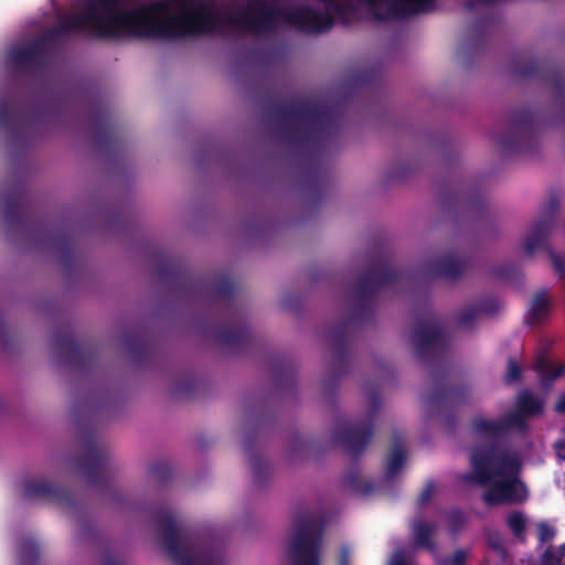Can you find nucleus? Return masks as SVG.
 Here are the masks:
<instances>
[{"label":"nucleus","mask_w":565,"mask_h":565,"mask_svg":"<svg viewBox=\"0 0 565 565\" xmlns=\"http://www.w3.org/2000/svg\"><path fill=\"white\" fill-rule=\"evenodd\" d=\"M284 141L308 163L303 186L311 192L327 189V174L319 159L327 145L337 137L344 118L339 104H318L298 98L269 106Z\"/></svg>","instance_id":"obj_1"},{"label":"nucleus","mask_w":565,"mask_h":565,"mask_svg":"<svg viewBox=\"0 0 565 565\" xmlns=\"http://www.w3.org/2000/svg\"><path fill=\"white\" fill-rule=\"evenodd\" d=\"M512 68L519 78H540L550 86L554 102L551 118H544L530 107L511 111L509 129L497 140L504 154L533 150L539 141L541 127L545 124L565 125V77L559 67L546 61L519 56L513 61Z\"/></svg>","instance_id":"obj_2"},{"label":"nucleus","mask_w":565,"mask_h":565,"mask_svg":"<svg viewBox=\"0 0 565 565\" xmlns=\"http://www.w3.org/2000/svg\"><path fill=\"white\" fill-rule=\"evenodd\" d=\"M404 277L405 273L394 268L386 259H380L360 273L352 289L350 317L330 331L333 359L331 374L322 382L326 392L332 391L340 377L349 372L351 324L372 321L376 294L386 287L398 285Z\"/></svg>","instance_id":"obj_3"},{"label":"nucleus","mask_w":565,"mask_h":565,"mask_svg":"<svg viewBox=\"0 0 565 565\" xmlns=\"http://www.w3.org/2000/svg\"><path fill=\"white\" fill-rule=\"evenodd\" d=\"M470 460L472 470L465 479L487 488L482 501L488 507L526 501L529 492L519 477L521 461L516 455L497 443H489L475 447Z\"/></svg>","instance_id":"obj_4"},{"label":"nucleus","mask_w":565,"mask_h":565,"mask_svg":"<svg viewBox=\"0 0 565 565\" xmlns=\"http://www.w3.org/2000/svg\"><path fill=\"white\" fill-rule=\"evenodd\" d=\"M180 6L177 15L167 17L161 2L136 8L137 38L152 40H180L210 35L218 30L222 15L209 2L174 0Z\"/></svg>","instance_id":"obj_5"},{"label":"nucleus","mask_w":565,"mask_h":565,"mask_svg":"<svg viewBox=\"0 0 565 565\" xmlns=\"http://www.w3.org/2000/svg\"><path fill=\"white\" fill-rule=\"evenodd\" d=\"M412 338L418 359L436 364L433 372L434 387L424 396L427 411L433 415L449 405L462 403L470 392V386L450 383V370L445 364L449 342L441 327L430 321H419Z\"/></svg>","instance_id":"obj_6"},{"label":"nucleus","mask_w":565,"mask_h":565,"mask_svg":"<svg viewBox=\"0 0 565 565\" xmlns=\"http://www.w3.org/2000/svg\"><path fill=\"white\" fill-rule=\"evenodd\" d=\"M120 0H88L79 14L63 15L47 36L58 40L78 33L86 26L97 38H117L129 34L137 38L136 9H120Z\"/></svg>","instance_id":"obj_7"},{"label":"nucleus","mask_w":565,"mask_h":565,"mask_svg":"<svg viewBox=\"0 0 565 565\" xmlns=\"http://www.w3.org/2000/svg\"><path fill=\"white\" fill-rule=\"evenodd\" d=\"M278 20L312 34L327 32L334 23L330 13H320L308 7L288 10L264 3H258L255 11L249 6L244 7L236 13L228 14L225 22L246 32L262 34L273 31Z\"/></svg>","instance_id":"obj_8"},{"label":"nucleus","mask_w":565,"mask_h":565,"mask_svg":"<svg viewBox=\"0 0 565 565\" xmlns=\"http://www.w3.org/2000/svg\"><path fill=\"white\" fill-rule=\"evenodd\" d=\"M153 520L162 532L163 548L175 565H225L221 547L195 532L180 530L170 510L158 511Z\"/></svg>","instance_id":"obj_9"},{"label":"nucleus","mask_w":565,"mask_h":565,"mask_svg":"<svg viewBox=\"0 0 565 565\" xmlns=\"http://www.w3.org/2000/svg\"><path fill=\"white\" fill-rule=\"evenodd\" d=\"M326 526V518L317 511L303 509L296 512L287 545L290 565H321Z\"/></svg>","instance_id":"obj_10"},{"label":"nucleus","mask_w":565,"mask_h":565,"mask_svg":"<svg viewBox=\"0 0 565 565\" xmlns=\"http://www.w3.org/2000/svg\"><path fill=\"white\" fill-rule=\"evenodd\" d=\"M559 204V199L556 194H551L543 203L539 218L533 222L527 235L524 237L523 250L526 255H533L537 249H544L550 255L553 268L558 277L565 280V259L557 255L548 244Z\"/></svg>","instance_id":"obj_11"},{"label":"nucleus","mask_w":565,"mask_h":565,"mask_svg":"<svg viewBox=\"0 0 565 565\" xmlns=\"http://www.w3.org/2000/svg\"><path fill=\"white\" fill-rule=\"evenodd\" d=\"M370 415L366 419L339 424L333 433V441L343 447L351 458H359L372 440L374 424L381 408V395L371 391L367 396Z\"/></svg>","instance_id":"obj_12"},{"label":"nucleus","mask_w":565,"mask_h":565,"mask_svg":"<svg viewBox=\"0 0 565 565\" xmlns=\"http://www.w3.org/2000/svg\"><path fill=\"white\" fill-rule=\"evenodd\" d=\"M76 467L90 487L103 488L111 478L110 454L93 434L83 438V452L76 460Z\"/></svg>","instance_id":"obj_13"},{"label":"nucleus","mask_w":565,"mask_h":565,"mask_svg":"<svg viewBox=\"0 0 565 565\" xmlns=\"http://www.w3.org/2000/svg\"><path fill=\"white\" fill-rule=\"evenodd\" d=\"M53 344L60 356L74 369H89L97 359V349L88 343L78 341L68 329L54 332Z\"/></svg>","instance_id":"obj_14"},{"label":"nucleus","mask_w":565,"mask_h":565,"mask_svg":"<svg viewBox=\"0 0 565 565\" xmlns=\"http://www.w3.org/2000/svg\"><path fill=\"white\" fill-rule=\"evenodd\" d=\"M373 10L377 21H393L412 18L433 10L436 0H364Z\"/></svg>","instance_id":"obj_15"},{"label":"nucleus","mask_w":565,"mask_h":565,"mask_svg":"<svg viewBox=\"0 0 565 565\" xmlns=\"http://www.w3.org/2000/svg\"><path fill=\"white\" fill-rule=\"evenodd\" d=\"M47 60V47L42 39H36L24 46L15 47L10 53L12 66L25 73H40L45 68Z\"/></svg>","instance_id":"obj_16"},{"label":"nucleus","mask_w":565,"mask_h":565,"mask_svg":"<svg viewBox=\"0 0 565 565\" xmlns=\"http://www.w3.org/2000/svg\"><path fill=\"white\" fill-rule=\"evenodd\" d=\"M215 337L220 345L230 350H243L253 343L250 328L238 312L216 328Z\"/></svg>","instance_id":"obj_17"},{"label":"nucleus","mask_w":565,"mask_h":565,"mask_svg":"<svg viewBox=\"0 0 565 565\" xmlns=\"http://www.w3.org/2000/svg\"><path fill=\"white\" fill-rule=\"evenodd\" d=\"M31 194L24 184H18L3 196V213L9 226L25 225L31 216Z\"/></svg>","instance_id":"obj_18"},{"label":"nucleus","mask_w":565,"mask_h":565,"mask_svg":"<svg viewBox=\"0 0 565 565\" xmlns=\"http://www.w3.org/2000/svg\"><path fill=\"white\" fill-rule=\"evenodd\" d=\"M23 495L28 500L42 499L64 508L75 505L73 491L44 480L29 479L24 482Z\"/></svg>","instance_id":"obj_19"},{"label":"nucleus","mask_w":565,"mask_h":565,"mask_svg":"<svg viewBox=\"0 0 565 565\" xmlns=\"http://www.w3.org/2000/svg\"><path fill=\"white\" fill-rule=\"evenodd\" d=\"M468 259L447 253L426 266L427 274L433 278L459 279L468 268Z\"/></svg>","instance_id":"obj_20"},{"label":"nucleus","mask_w":565,"mask_h":565,"mask_svg":"<svg viewBox=\"0 0 565 565\" xmlns=\"http://www.w3.org/2000/svg\"><path fill=\"white\" fill-rule=\"evenodd\" d=\"M499 307L497 298H481L475 305L463 307L456 316V323L462 329L471 328L480 316H493L499 311Z\"/></svg>","instance_id":"obj_21"},{"label":"nucleus","mask_w":565,"mask_h":565,"mask_svg":"<svg viewBox=\"0 0 565 565\" xmlns=\"http://www.w3.org/2000/svg\"><path fill=\"white\" fill-rule=\"evenodd\" d=\"M437 524L427 521L423 516H416L411 522L412 541L416 548L427 550L436 553L437 546L434 536L437 532Z\"/></svg>","instance_id":"obj_22"},{"label":"nucleus","mask_w":565,"mask_h":565,"mask_svg":"<svg viewBox=\"0 0 565 565\" xmlns=\"http://www.w3.org/2000/svg\"><path fill=\"white\" fill-rule=\"evenodd\" d=\"M194 289L200 295L210 296L213 299L232 301L235 296V285L225 275L217 276L212 280H196Z\"/></svg>","instance_id":"obj_23"},{"label":"nucleus","mask_w":565,"mask_h":565,"mask_svg":"<svg viewBox=\"0 0 565 565\" xmlns=\"http://www.w3.org/2000/svg\"><path fill=\"white\" fill-rule=\"evenodd\" d=\"M256 437L247 436L244 441V452L246 454L253 469L254 482L263 487L270 477V468L267 460L255 451Z\"/></svg>","instance_id":"obj_24"},{"label":"nucleus","mask_w":565,"mask_h":565,"mask_svg":"<svg viewBox=\"0 0 565 565\" xmlns=\"http://www.w3.org/2000/svg\"><path fill=\"white\" fill-rule=\"evenodd\" d=\"M51 244L55 247L65 265L71 264L75 258V238L72 232L65 227H58L50 234Z\"/></svg>","instance_id":"obj_25"},{"label":"nucleus","mask_w":565,"mask_h":565,"mask_svg":"<svg viewBox=\"0 0 565 565\" xmlns=\"http://www.w3.org/2000/svg\"><path fill=\"white\" fill-rule=\"evenodd\" d=\"M92 132L98 146L110 147L116 142V127L105 110H98L92 126Z\"/></svg>","instance_id":"obj_26"},{"label":"nucleus","mask_w":565,"mask_h":565,"mask_svg":"<svg viewBox=\"0 0 565 565\" xmlns=\"http://www.w3.org/2000/svg\"><path fill=\"white\" fill-rule=\"evenodd\" d=\"M125 349L136 362L147 359L152 352V342L141 331H134L125 337Z\"/></svg>","instance_id":"obj_27"},{"label":"nucleus","mask_w":565,"mask_h":565,"mask_svg":"<svg viewBox=\"0 0 565 565\" xmlns=\"http://www.w3.org/2000/svg\"><path fill=\"white\" fill-rule=\"evenodd\" d=\"M551 300L546 290L537 291L532 298L527 309V323L531 326L539 324L550 317Z\"/></svg>","instance_id":"obj_28"},{"label":"nucleus","mask_w":565,"mask_h":565,"mask_svg":"<svg viewBox=\"0 0 565 565\" xmlns=\"http://www.w3.org/2000/svg\"><path fill=\"white\" fill-rule=\"evenodd\" d=\"M533 367L539 373L544 386L551 385L565 373V364L554 365L544 353L536 356Z\"/></svg>","instance_id":"obj_29"},{"label":"nucleus","mask_w":565,"mask_h":565,"mask_svg":"<svg viewBox=\"0 0 565 565\" xmlns=\"http://www.w3.org/2000/svg\"><path fill=\"white\" fill-rule=\"evenodd\" d=\"M392 450L387 458L386 475L394 477L404 466L406 460V451L404 448V438L402 433L395 430L392 436Z\"/></svg>","instance_id":"obj_30"},{"label":"nucleus","mask_w":565,"mask_h":565,"mask_svg":"<svg viewBox=\"0 0 565 565\" xmlns=\"http://www.w3.org/2000/svg\"><path fill=\"white\" fill-rule=\"evenodd\" d=\"M515 405L527 418L541 415L544 409L542 399L530 391H522L518 395Z\"/></svg>","instance_id":"obj_31"},{"label":"nucleus","mask_w":565,"mask_h":565,"mask_svg":"<svg viewBox=\"0 0 565 565\" xmlns=\"http://www.w3.org/2000/svg\"><path fill=\"white\" fill-rule=\"evenodd\" d=\"M505 523L511 534L518 540V542H526L527 519L522 511H513L509 513L505 519Z\"/></svg>","instance_id":"obj_32"},{"label":"nucleus","mask_w":565,"mask_h":565,"mask_svg":"<svg viewBox=\"0 0 565 565\" xmlns=\"http://www.w3.org/2000/svg\"><path fill=\"white\" fill-rule=\"evenodd\" d=\"M344 483L355 493L370 494L374 490L372 481L361 477L356 469L349 470L344 476Z\"/></svg>","instance_id":"obj_33"},{"label":"nucleus","mask_w":565,"mask_h":565,"mask_svg":"<svg viewBox=\"0 0 565 565\" xmlns=\"http://www.w3.org/2000/svg\"><path fill=\"white\" fill-rule=\"evenodd\" d=\"M157 273L160 280H170L181 276L182 267L174 257L163 255L158 265Z\"/></svg>","instance_id":"obj_34"},{"label":"nucleus","mask_w":565,"mask_h":565,"mask_svg":"<svg viewBox=\"0 0 565 565\" xmlns=\"http://www.w3.org/2000/svg\"><path fill=\"white\" fill-rule=\"evenodd\" d=\"M472 429L478 435L498 436L502 434L500 419L488 420L484 418H475L472 420Z\"/></svg>","instance_id":"obj_35"},{"label":"nucleus","mask_w":565,"mask_h":565,"mask_svg":"<svg viewBox=\"0 0 565 565\" xmlns=\"http://www.w3.org/2000/svg\"><path fill=\"white\" fill-rule=\"evenodd\" d=\"M526 419L527 417L516 408L514 412L500 418L501 430L502 433L510 429L523 430L526 428Z\"/></svg>","instance_id":"obj_36"},{"label":"nucleus","mask_w":565,"mask_h":565,"mask_svg":"<svg viewBox=\"0 0 565 565\" xmlns=\"http://www.w3.org/2000/svg\"><path fill=\"white\" fill-rule=\"evenodd\" d=\"M494 276L507 281V282H515L521 273L519 266L514 264H504L494 268Z\"/></svg>","instance_id":"obj_37"},{"label":"nucleus","mask_w":565,"mask_h":565,"mask_svg":"<svg viewBox=\"0 0 565 565\" xmlns=\"http://www.w3.org/2000/svg\"><path fill=\"white\" fill-rule=\"evenodd\" d=\"M18 124V114L15 110L7 105L0 104V126L11 131Z\"/></svg>","instance_id":"obj_38"},{"label":"nucleus","mask_w":565,"mask_h":565,"mask_svg":"<svg viewBox=\"0 0 565 565\" xmlns=\"http://www.w3.org/2000/svg\"><path fill=\"white\" fill-rule=\"evenodd\" d=\"M150 473L158 482L164 483L172 477V467L168 462H154L150 467Z\"/></svg>","instance_id":"obj_39"},{"label":"nucleus","mask_w":565,"mask_h":565,"mask_svg":"<svg viewBox=\"0 0 565 565\" xmlns=\"http://www.w3.org/2000/svg\"><path fill=\"white\" fill-rule=\"evenodd\" d=\"M455 205H463L467 210L471 212H478L484 205L483 198L481 195H476L470 198L469 200H463L460 194H457L454 200Z\"/></svg>","instance_id":"obj_40"},{"label":"nucleus","mask_w":565,"mask_h":565,"mask_svg":"<svg viewBox=\"0 0 565 565\" xmlns=\"http://www.w3.org/2000/svg\"><path fill=\"white\" fill-rule=\"evenodd\" d=\"M20 557L22 561H28L30 565L34 564L39 558V547L32 542L24 543L20 551Z\"/></svg>","instance_id":"obj_41"},{"label":"nucleus","mask_w":565,"mask_h":565,"mask_svg":"<svg viewBox=\"0 0 565 565\" xmlns=\"http://www.w3.org/2000/svg\"><path fill=\"white\" fill-rule=\"evenodd\" d=\"M556 534L554 527L542 521L537 523V539L541 545L552 541Z\"/></svg>","instance_id":"obj_42"},{"label":"nucleus","mask_w":565,"mask_h":565,"mask_svg":"<svg viewBox=\"0 0 565 565\" xmlns=\"http://www.w3.org/2000/svg\"><path fill=\"white\" fill-rule=\"evenodd\" d=\"M467 552L462 548L456 550L451 555L440 559L438 565H466Z\"/></svg>","instance_id":"obj_43"},{"label":"nucleus","mask_w":565,"mask_h":565,"mask_svg":"<svg viewBox=\"0 0 565 565\" xmlns=\"http://www.w3.org/2000/svg\"><path fill=\"white\" fill-rule=\"evenodd\" d=\"M449 527L452 533L459 532L465 524V515L460 510H451L447 514Z\"/></svg>","instance_id":"obj_44"},{"label":"nucleus","mask_w":565,"mask_h":565,"mask_svg":"<svg viewBox=\"0 0 565 565\" xmlns=\"http://www.w3.org/2000/svg\"><path fill=\"white\" fill-rule=\"evenodd\" d=\"M522 376V369L520 364L513 360L510 359L508 363V371L505 374V381L507 383H515L521 380Z\"/></svg>","instance_id":"obj_45"},{"label":"nucleus","mask_w":565,"mask_h":565,"mask_svg":"<svg viewBox=\"0 0 565 565\" xmlns=\"http://www.w3.org/2000/svg\"><path fill=\"white\" fill-rule=\"evenodd\" d=\"M199 381L195 377H186L177 386V393L191 395L199 388Z\"/></svg>","instance_id":"obj_46"},{"label":"nucleus","mask_w":565,"mask_h":565,"mask_svg":"<svg viewBox=\"0 0 565 565\" xmlns=\"http://www.w3.org/2000/svg\"><path fill=\"white\" fill-rule=\"evenodd\" d=\"M435 492V483L434 480H428L422 490L420 494L418 495V505L425 507L429 500L431 499L433 494Z\"/></svg>","instance_id":"obj_47"},{"label":"nucleus","mask_w":565,"mask_h":565,"mask_svg":"<svg viewBox=\"0 0 565 565\" xmlns=\"http://www.w3.org/2000/svg\"><path fill=\"white\" fill-rule=\"evenodd\" d=\"M563 556L564 555H562L559 551L558 553H556L551 547H548L544 551L542 555V561L544 565H556L562 559Z\"/></svg>","instance_id":"obj_48"},{"label":"nucleus","mask_w":565,"mask_h":565,"mask_svg":"<svg viewBox=\"0 0 565 565\" xmlns=\"http://www.w3.org/2000/svg\"><path fill=\"white\" fill-rule=\"evenodd\" d=\"M388 565H411V564H408L407 561L405 559L404 552L402 550H398L393 553Z\"/></svg>","instance_id":"obj_49"},{"label":"nucleus","mask_w":565,"mask_h":565,"mask_svg":"<svg viewBox=\"0 0 565 565\" xmlns=\"http://www.w3.org/2000/svg\"><path fill=\"white\" fill-rule=\"evenodd\" d=\"M554 450L557 458L562 461H565V438L555 441Z\"/></svg>","instance_id":"obj_50"},{"label":"nucleus","mask_w":565,"mask_h":565,"mask_svg":"<svg viewBox=\"0 0 565 565\" xmlns=\"http://www.w3.org/2000/svg\"><path fill=\"white\" fill-rule=\"evenodd\" d=\"M326 6L329 10L335 12L337 14H342L347 9V6H342L335 0H327Z\"/></svg>","instance_id":"obj_51"},{"label":"nucleus","mask_w":565,"mask_h":565,"mask_svg":"<svg viewBox=\"0 0 565 565\" xmlns=\"http://www.w3.org/2000/svg\"><path fill=\"white\" fill-rule=\"evenodd\" d=\"M554 411L557 414L565 415V391L559 394L555 405Z\"/></svg>","instance_id":"obj_52"},{"label":"nucleus","mask_w":565,"mask_h":565,"mask_svg":"<svg viewBox=\"0 0 565 565\" xmlns=\"http://www.w3.org/2000/svg\"><path fill=\"white\" fill-rule=\"evenodd\" d=\"M103 565H124L113 553H105L103 558Z\"/></svg>","instance_id":"obj_53"},{"label":"nucleus","mask_w":565,"mask_h":565,"mask_svg":"<svg viewBox=\"0 0 565 565\" xmlns=\"http://www.w3.org/2000/svg\"><path fill=\"white\" fill-rule=\"evenodd\" d=\"M339 565H350V552L348 547H342L339 557Z\"/></svg>","instance_id":"obj_54"},{"label":"nucleus","mask_w":565,"mask_h":565,"mask_svg":"<svg viewBox=\"0 0 565 565\" xmlns=\"http://www.w3.org/2000/svg\"><path fill=\"white\" fill-rule=\"evenodd\" d=\"M290 372V365L286 362H281L276 371L277 379H280L282 373H289Z\"/></svg>","instance_id":"obj_55"},{"label":"nucleus","mask_w":565,"mask_h":565,"mask_svg":"<svg viewBox=\"0 0 565 565\" xmlns=\"http://www.w3.org/2000/svg\"><path fill=\"white\" fill-rule=\"evenodd\" d=\"M489 543L490 545L494 548V550H502V545L499 541L494 540V537L490 536L489 537Z\"/></svg>","instance_id":"obj_56"},{"label":"nucleus","mask_w":565,"mask_h":565,"mask_svg":"<svg viewBox=\"0 0 565 565\" xmlns=\"http://www.w3.org/2000/svg\"><path fill=\"white\" fill-rule=\"evenodd\" d=\"M558 550H559L561 554L565 556V543L559 545Z\"/></svg>","instance_id":"obj_57"},{"label":"nucleus","mask_w":565,"mask_h":565,"mask_svg":"<svg viewBox=\"0 0 565 565\" xmlns=\"http://www.w3.org/2000/svg\"><path fill=\"white\" fill-rule=\"evenodd\" d=\"M556 565H565V562L561 559Z\"/></svg>","instance_id":"obj_58"}]
</instances>
